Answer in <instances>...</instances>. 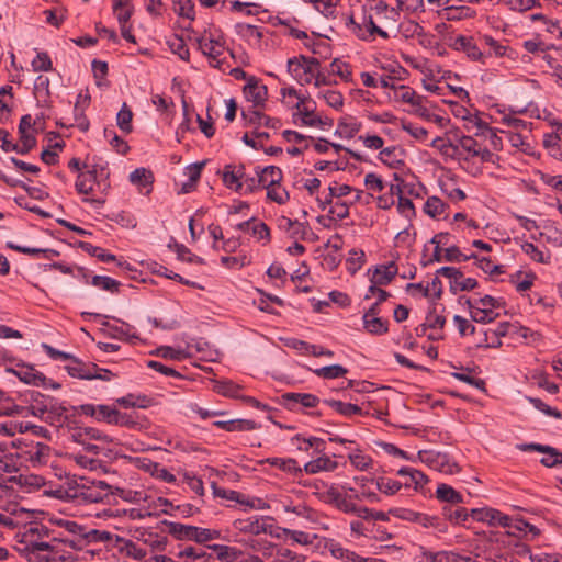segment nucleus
Returning a JSON list of instances; mask_svg holds the SVG:
<instances>
[{"mask_svg":"<svg viewBox=\"0 0 562 562\" xmlns=\"http://www.w3.org/2000/svg\"><path fill=\"white\" fill-rule=\"evenodd\" d=\"M452 113L457 120L463 123V127L468 132L480 131L491 123L492 117L483 112H479L477 108H452Z\"/></svg>","mask_w":562,"mask_h":562,"instance_id":"39448f33","label":"nucleus"},{"mask_svg":"<svg viewBox=\"0 0 562 562\" xmlns=\"http://www.w3.org/2000/svg\"><path fill=\"white\" fill-rule=\"evenodd\" d=\"M61 127H77L81 132H87L89 130L90 123L83 113L82 108H72V110L66 114H64L57 122Z\"/></svg>","mask_w":562,"mask_h":562,"instance_id":"4468645a","label":"nucleus"},{"mask_svg":"<svg viewBox=\"0 0 562 562\" xmlns=\"http://www.w3.org/2000/svg\"><path fill=\"white\" fill-rule=\"evenodd\" d=\"M68 374L81 380H93V372H98V366L92 362H83L74 357L69 364L65 367Z\"/></svg>","mask_w":562,"mask_h":562,"instance_id":"2eb2a0df","label":"nucleus"},{"mask_svg":"<svg viewBox=\"0 0 562 562\" xmlns=\"http://www.w3.org/2000/svg\"><path fill=\"white\" fill-rule=\"evenodd\" d=\"M369 293L370 294L379 293V300L374 304H372V306L364 313L363 317H367V318L378 316V314L380 313V307H379L380 304L382 302L386 301L391 296L389 292H386L385 290H382L375 285L369 286Z\"/></svg>","mask_w":562,"mask_h":562,"instance_id":"8fccbe9b","label":"nucleus"},{"mask_svg":"<svg viewBox=\"0 0 562 562\" xmlns=\"http://www.w3.org/2000/svg\"><path fill=\"white\" fill-rule=\"evenodd\" d=\"M7 247L12 250H15L18 252L25 254V255H32V256L43 255L45 258H52V257L59 256V252L55 249L25 247V246L15 245L12 241L7 243Z\"/></svg>","mask_w":562,"mask_h":562,"instance_id":"c9c22d12","label":"nucleus"},{"mask_svg":"<svg viewBox=\"0 0 562 562\" xmlns=\"http://www.w3.org/2000/svg\"><path fill=\"white\" fill-rule=\"evenodd\" d=\"M66 495L76 501L100 503L110 495L111 486L104 481H89L86 477L69 480Z\"/></svg>","mask_w":562,"mask_h":562,"instance_id":"f257e3e1","label":"nucleus"},{"mask_svg":"<svg viewBox=\"0 0 562 562\" xmlns=\"http://www.w3.org/2000/svg\"><path fill=\"white\" fill-rule=\"evenodd\" d=\"M34 416L42 417L46 423L55 427H61L68 420L67 407L55 398H50L48 404L38 407V413Z\"/></svg>","mask_w":562,"mask_h":562,"instance_id":"423d86ee","label":"nucleus"},{"mask_svg":"<svg viewBox=\"0 0 562 562\" xmlns=\"http://www.w3.org/2000/svg\"><path fill=\"white\" fill-rule=\"evenodd\" d=\"M116 402L125 408H132V407L148 408L151 405H154V400L151 397H149L147 395H135V394H127L126 396L117 398Z\"/></svg>","mask_w":562,"mask_h":562,"instance_id":"c756f323","label":"nucleus"},{"mask_svg":"<svg viewBox=\"0 0 562 562\" xmlns=\"http://www.w3.org/2000/svg\"><path fill=\"white\" fill-rule=\"evenodd\" d=\"M481 145L479 142L472 136H462L458 139V143L453 145L452 143L442 144L441 150L448 153L449 149L453 151V155L461 158L463 153L467 154L464 157L468 160L471 157H476L479 155V149Z\"/></svg>","mask_w":562,"mask_h":562,"instance_id":"1a4fd4ad","label":"nucleus"},{"mask_svg":"<svg viewBox=\"0 0 562 562\" xmlns=\"http://www.w3.org/2000/svg\"><path fill=\"white\" fill-rule=\"evenodd\" d=\"M499 510L495 508H474L471 510L473 519L482 522H487L491 526H496V519L498 518Z\"/></svg>","mask_w":562,"mask_h":562,"instance_id":"ea45409f","label":"nucleus"},{"mask_svg":"<svg viewBox=\"0 0 562 562\" xmlns=\"http://www.w3.org/2000/svg\"><path fill=\"white\" fill-rule=\"evenodd\" d=\"M517 448L521 451H538L551 457H562V453L558 449L541 443H521L518 445Z\"/></svg>","mask_w":562,"mask_h":562,"instance_id":"4d7b16f0","label":"nucleus"},{"mask_svg":"<svg viewBox=\"0 0 562 562\" xmlns=\"http://www.w3.org/2000/svg\"><path fill=\"white\" fill-rule=\"evenodd\" d=\"M267 198L278 204H284L289 200V193L279 184L266 186Z\"/></svg>","mask_w":562,"mask_h":562,"instance_id":"13d9d810","label":"nucleus"},{"mask_svg":"<svg viewBox=\"0 0 562 562\" xmlns=\"http://www.w3.org/2000/svg\"><path fill=\"white\" fill-rule=\"evenodd\" d=\"M420 553L429 562H451V554L446 551L431 552L420 547Z\"/></svg>","mask_w":562,"mask_h":562,"instance_id":"774afa93","label":"nucleus"},{"mask_svg":"<svg viewBox=\"0 0 562 562\" xmlns=\"http://www.w3.org/2000/svg\"><path fill=\"white\" fill-rule=\"evenodd\" d=\"M348 369L340 364H331L315 369L314 373L323 379H337L347 374Z\"/></svg>","mask_w":562,"mask_h":562,"instance_id":"de8ad7c7","label":"nucleus"},{"mask_svg":"<svg viewBox=\"0 0 562 562\" xmlns=\"http://www.w3.org/2000/svg\"><path fill=\"white\" fill-rule=\"evenodd\" d=\"M414 113L441 128L450 123V117L442 108H415Z\"/></svg>","mask_w":562,"mask_h":562,"instance_id":"6ab92c4d","label":"nucleus"},{"mask_svg":"<svg viewBox=\"0 0 562 562\" xmlns=\"http://www.w3.org/2000/svg\"><path fill=\"white\" fill-rule=\"evenodd\" d=\"M241 117L245 124L252 127L256 131L265 125V119L267 115L259 111L257 108H241Z\"/></svg>","mask_w":562,"mask_h":562,"instance_id":"7c9ffc66","label":"nucleus"},{"mask_svg":"<svg viewBox=\"0 0 562 562\" xmlns=\"http://www.w3.org/2000/svg\"><path fill=\"white\" fill-rule=\"evenodd\" d=\"M389 101L392 102H404L411 103L412 105H418L417 102L414 101L415 91L406 86L400 87H391L386 91Z\"/></svg>","mask_w":562,"mask_h":562,"instance_id":"393cba45","label":"nucleus"},{"mask_svg":"<svg viewBox=\"0 0 562 562\" xmlns=\"http://www.w3.org/2000/svg\"><path fill=\"white\" fill-rule=\"evenodd\" d=\"M397 188V196H398V203H397V210L398 212L405 216L406 218H412L415 215V207L408 198L403 196V192L400 186Z\"/></svg>","mask_w":562,"mask_h":562,"instance_id":"6e6d98bb","label":"nucleus"},{"mask_svg":"<svg viewBox=\"0 0 562 562\" xmlns=\"http://www.w3.org/2000/svg\"><path fill=\"white\" fill-rule=\"evenodd\" d=\"M324 403L327 404L333 409H335L340 415L346 416V417H351L353 415L362 414L361 407H359L356 404L345 403V402L337 401V400H325Z\"/></svg>","mask_w":562,"mask_h":562,"instance_id":"f704fd0d","label":"nucleus"},{"mask_svg":"<svg viewBox=\"0 0 562 562\" xmlns=\"http://www.w3.org/2000/svg\"><path fill=\"white\" fill-rule=\"evenodd\" d=\"M213 425L226 431H248L258 428V425L250 419L216 420Z\"/></svg>","mask_w":562,"mask_h":562,"instance_id":"5701e85b","label":"nucleus"},{"mask_svg":"<svg viewBox=\"0 0 562 562\" xmlns=\"http://www.w3.org/2000/svg\"><path fill=\"white\" fill-rule=\"evenodd\" d=\"M543 146L548 150L549 155L555 159L562 160V145L561 140L558 139L553 134H544Z\"/></svg>","mask_w":562,"mask_h":562,"instance_id":"3c124183","label":"nucleus"},{"mask_svg":"<svg viewBox=\"0 0 562 562\" xmlns=\"http://www.w3.org/2000/svg\"><path fill=\"white\" fill-rule=\"evenodd\" d=\"M113 12L120 25H125L133 15L134 7L131 0H115L113 3Z\"/></svg>","mask_w":562,"mask_h":562,"instance_id":"2f4dec72","label":"nucleus"},{"mask_svg":"<svg viewBox=\"0 0 562 562\" xmlns=\"http://www.w3.org/2000/svg\"><path fill=\"white\" fill-rule=\"evenodd\" d=\"M415 522L422 525L425 528H436L440 532H445L447 527L440 522V519L436 516H429L427 514L418 513Z\"/></svg>","mask_w":562,"mask_h":562,"instance_id":"e2e57ef3","label":"nucleus"},{"mask_svg":"<svg viewBox=\"0 0 562 562\" xmlns=\"http://www.w3.org/2000/svg\"><path fill=\"white\" fill-rule=\"evenodd\" d=\"M50 451L52 449L49 446L42 442H36L24 452L25 460L29 461L33 467L44 465L48 462Z\"/></svg>","mask_w":562,"mask_h":562,"instance_id":"aec40b11","label":"nucleus"},{"mask_svg":"<svg viewBox=\"0 0 562 562\" xmlns=\"http://www.w3.org/2000/svg\"><path fill=\"white\" fill-rule=\"evenodd\" d=\"M283 533L290 537V539L293 542L300 543V544H312L315 539H317V535H311L304 531L299 530H290V529H283Z\"/></svg>","mask_w":562,"mask_h":562,"instance_id":"69168bd1","label":"nucleus"},{"mask_svg":"<svg viewBox=\"0 0 562 562\" xmlns=\"http://www.w3.org/2000/svg\"><path fill=\"white\" fill-rule=\"evenodd\" d=\"M397 266L395 262H390L389 265H382L374 269L373 274L370 279L371 285H386L389 284L393 278L397 274Z\"/></svg>","mask_w":562,"mask_h":562,"instance_id":"412c9836","label":"nucleus"},{"mask_svg":"<svg viewBox=\"0 0 562 562\" xmlns=\"http://www.w3.org/2000/svg\"><path fill=\"white\" fill-rule=\"evenodd\" d=\"M280 403L288 409H295L300 404L303 407H315L319 403V398L311 393H284L280 397Z\"/></svg>","mask_w":562,"mask_h":562,"instance_id":"9d476101","label":"nucleus"},{"mask_svg":"<svg viewBox=\"0 0 562 562\" xmlns=\"http://www.w3.org/2000/svg\"><path fill=\"white\" fill-rule=\"evenodd\" d=\"M91 284L111 293H117L121 285L119 281L106 276H94Z\"/></svg>","mask_w":562,"mask_h":562,"instance_id":"864d4df0","label":"nucleus"},{"mask_svg":"<svg viewBox=\"0 0 562 562\" xmlns=\"http://www.w3.org/2000/svg\"><path fill=\"white\" fill-rule=\"evenodd\" d=\"M436 497L440 502L448 503L450 506L462 504L464 502L463 496L448 484H439L436 490Z\"/></svg>","mask_w":562,"mask_h":562,"instance_id":"cd10ccee","label":"nucleus"},{"mask_svg":"<svg viewBox=\"0 0 562 562\" xmlns=\"http://www.w3.org/2000/svg\"><path fill=\"white\" fill-rule=\"evenodd\" d=\"M397 474L402 477H405L404 485L407 487L414 486V488L422 487L427 483V476L419 470H416L411 467L401 468L397 471Z\"/></svg>","mask_w":562,"mask_h":562,"instance_id":"b1692460","label":"nucleus"},{"mask_svg":"<svg viewBox=\"0 0 562 562\" xmlns=\"http://www.w3.org/2000/svg\"><path fill=\"white\" fill-rule=\"evenodd\" d=\"M405 150L400 146L383 148L379 154V159L391 168L398 169L405 165Z\"/></svg>","mask_w":562,"mask_h":562,"instance_id":"a211bd4d","label":"nucleus"},{"mask_svg":"<svg viewBox=\"0 0 562 562\" xmlns=\"http://www.w3.org/2000/svg\"><path fill=\"white\" fill-rule=\"evenodd\" d=\"M145 467L146 470L149 471L155 477L160 479L167 483L176 482V476L166 468L161 467L158 462L148 461Z\"/></svg>","mask_w":562,"mask_h":562,"instance_id":"5fc2aeb1","label":"nucleus"},{"mask_svg":"<svg viewBox=\"0 0 562 562\" xmlns=\"http://www.w3.org/2000/svg\"><path fill=\"white\" fill-rule=\"evenodd\" d=\"M175 12L182 18L194 19V4L191 0H173Z\"/></svg>","mask_w":562,"mask_h":562,"instance_id":"bf43d9fd","label":"nucleus"},{"mask_svg":"<svg viewBox=\"0 0 562 562\" xmlns=\"http://www.w3.org/2000/svg\"><path fill=\"white\" fill-rule=\"evenodd\" d=\"M337 468V462L330 460L328 457H319L315 460L307 462L304 467L306 473L315 474L321 471H333Z\"/></svg>","mask_w":562,"mask_h":562,"instance_id":"72a5a7b5","label":"nucleus"},{"mask_svg":"<svg viewBox=\"0 0 562 562\" xmlns=\"http://www.w3.org/2000/svg\"><path fill=\"white\" fill-rule=\"evenodd\" d=\"M328 194L324 198V200L317 198V202L322 210H325L328 204H331L333 198H341L348 195L352 188L348 184H337L336 182L334 186H330L328 188Z\"/></svg>","mask_w":562,"mask_h":562,"instance_id":"473e14b6","label":"nucleus"},{"mask_svg":"<svg viewBox=\"0 0 562 562\" xmlns=\"http://www.w3.org/2000/svg\"><path fill=\"white\" fill-rule=\"evenodd\" d=\"M270 517H254V518H246V519H236L233 522V526L235 529L243 533H250V535H260V533H269L274 537H280L279 533L273 532V526L271 524H268L270 521Z\"/></svg>","mask_w":562,"mask_h":562,"instance_id":"0eeeda50","label":"nucleus"},{"mask_svg":"<svg viewBox=\"0 0 562 562\" xmlns=\"http://www.w3.org/2000/svg\"><path fill=\"white\" fill-rule=\"evenodd\" d=\"M209 549L213 550L222 562H233L241 554L238 549L224 544H210Z\"/></svg>","mask_w":562,"mask_h":562,"instance_id":"e433bc0d","label":"nucleus"},{"mask_svg":"<svg viewBox=\"0 0 562 562\" xmlns=\"http://www.w3.org/2000/svg\"><path fill=\"white\" fill-rule=\"evenodd\" d=\"M456 45L458 48L462 49L467 55L472 58L473 60H477L481 58L482 53L477 48V46L471 41V38H468L465 36H458L456 38Z\"/></svg>","mask_w":562,"mask_h":562,"instance_id":"a18cd8bd","label":"nucleus"},{"mask_svg":"<svg viewBox=\"0 0 562 562\" xmlns=\"http://www.w3.org/2000/svg\"><path fill=\"white\" fill-rule=\"evenodd\" d=\"M196 42L202 54L209 57L210 64L213 67H218L221 64L220 57L224 53V45L220 41L205 36L198 38Z\"/></svg>","mask_w":562,"mask_h":562,"instance_id":"f8f14e48","label":"nucleus"},{"mask_svg":"<svg viewBox=\"0 0 562 562\" xmlns=\"http://www.w3.org/2000/svg\"><path fill=\"white\" fill-rule=\"evenodd\" d=\"M451 376L458 381L464 382L482 392H486V383L483 379L473 378L465 372H452Z\"/></svg>","mask_w":562,"mask_h":562,"instance_id":"052dcab7","label":"nucleus"},{"mask_svg":"<svg viewBox=\"0 0 562 562\" xmlns=\"http://www.w3.org/2000/svg\"><path fill=\"white\" fill-rule=\"evenodd\" d=\"M293 123L295 125L311 126V127H324L329 124L327 119H323L314 110L308 108H297V112L293 113Z\"/></svg>","mask_w":562,"mask_h":562,"instance_id":"dca6fc26","label":"nucleus"},{"mask_svg":"<svg viewBox=\"0 0 562 562\" xmlns=\"http://www.w3.org/2000/svg\"><path fill=\"white\" fill-rule=\"evenodd\" d=\"M222 180L226 188L239 192L243 188V180L226 165L223 169Z\"/></svg>","mask_w":562,"mask_h":562,"instance_id":"09e8293b","label":"nucleus"},{"mask_svg":"<svg viewBox=\"0 0 562 562\" xmlns=\"http://www.w3.org/2000/svg\"><path fill=\"white\" fill-rule=\"evenodd\" d=\"M418 459L429 468L446 474H453L460 471L457 463L452 462L447 453L435 450H420Z\"/></svg>","mask_w":562,"mask_h":562,"instance_id":"20e7f679","label":"nucleus"},{"mask_svg":"<svg viewBox=\"0 0 562 562\" xmlns=\"http://www.w3.org/2000/svg\"><path fill=\"white\" fill-rule=\"evenodd\" d=\"M470 315L472 321L481 324H487L495 321L498 317V313L493 311L492 308H484L477 305H473L470 300L467 301Z\"/></svg>","mask_w":562,"mask_h":562,"instance_id":"c85d7f7f","label":"nucleus"},{"mask_svg":"<svg viewBox=\"0 0 562 562\" xmlns=\"http://www.w3.org/2000/svg\"><path fill=\"white\" fill-rule=\"evenodd\" d=\"M322 498L325 503L335 506L344 513L350 514V512L355 510V503L351 501V496L340 493L334 486L323 492Z\"/></svg>","mask_w":562,"mask_h":562,"instance_id":"9b49d317","label":"nucleus"},{"mask_svg":"<svg viewBox=\"0 0 562 562\" xmlns=\"http://www.w3.org/2000/svg\"><path fill=\"white\" fill-rule=\"evenodd\" d=\"M78 246L92 257H97L102 262L116 261V257L112 254L106 252L103 248L93 246L87 241H79Z\"/></svg>","mask_w":562,"mask_h":562,"instance_id":"58836bf2","label":"nucleus"},{"mask_svg":"<svg viewBox=\"0 0 562 562\" xmlns=\"http://www.w3.org/2000/svg\"><path fill=\"white\" fill-rule=\"evenodd\" d=\"M442 515L447 520H449L450 522H452L454 525H461V524L463 525L468 520V517H469V514L465 508H463V507L452 508V506H450V505H445L442 507Z\"/></svg>","mask_w":562,"mask_h":562,"instance_id":"4c0bfd02","label":"nucleus"},{"mask_svg":"<svg viewBox=\"0 0 562 562\" xmlns=\"http://www.w3.org/2000/svg\"><path fill=\"white\" fill-rule=\"evenodd\" d=\"M117 540L124 542L122 550L125 551L128 557H132L136 560H143L145 558L146 551L144 549H142L140 547H138L132 540H125L120 537H117Z\"/></svg>","mask_w":562,"mask_h":562,"instance_id":"338daca9","label":"nucleus"},{"mask_svg":"<svg viewBox=\"0 0 562 562\" xmlns=\"http://www.w3.org/2000/svg\"><path fill=\"white\" fill-rule=\"evenodd\" d=\"M475 136H483L490 140V145L494 150H501L503 147L502 138L490 127V124L482 130L474 132Z\"/></svg>","mask_w":562,"mask_h":562,"instance_id":"0e129e2a","label":"nucleus"},{"mask_svg":"<svg viewBox=\"0 0 562 562\" xmlns=\"http://www.w3.org/2000/svg\"><path fill=\"white\" fill-rule=\"evenodd\" d=\"M448 205L438 196H429L424 205V211L427 215H429L432 218L438 217L441 215Z\"/></svg>","mask_w":562,"mask_h":562,"instance_id":"79ce46f5","label":"nucleus"},{"mask_svg":"<svg viewBox=\"0 0 562 562\" xmlns=\"http://www.w3.org/2000/svg\"><path fill=\"white\" fill-rule=\"evenodd\" d=\"M240 389L241 387L238 384L232 381L218 382L215 386V390L218 394L233 398L239 397Z\"/></svg>","mask_w":562,"mask_h":562,"instance_id":"680f3d73","label":"nucleus"},{"mask_svg":"<svg viewBox=\"0 0 562 562\" xmlns=\"http://www.w3.org/2000/svg\"><path fill=\"white\" fill-rule=\"evenodd\" d=\"M527 112H529V108H520L518 111H514L509 114L499 110L498 115H501V121L508 126H513L514 128H526V122L516 117V114H524Z\"/></svg>","mask_w":562,"mask_h":562,"instance_id":"c03bdc74","label":"nucleus"},{"mask_svg":"<svg viewBox=\"0 0 562 562\" xmlns=\"http://www.w3.org/2000/svg\"><path fill=\"white\" fill-rule=\"evenodd\" d=\"M363 326L368 333L373 335H382L389 330L387 321L379 316L363 317Z\"/></svg>","mask_w":562,"mask_h":562,"instance_id":"a19ab883","label":"nucleus"},{"mask_svg":"<svg viewBox=\"0 0 562 562\" xmlns=\"http://www.w3.org/2000/svg\"><path fill=\"white\" fill-rule=\"evenodd\" d=\"M133 113L130 108H121L116 114V125L124 133L130 134L133 131Z\"/></svg>","mask_w":562,"mask_h":562,"instance_id":"603ef678","label":"nucleus"},{"mask_svg":"<svg viewBox=\"0 0 562 562\" xmlns=\"http://www.w3.org/2000/svg\"><path fill=\"white\" fill-rule=\"evenodd\" d=\"M104 169L101 168L100 172H98L97 167L94 166L91 170L86 172H80L77 177L75 188L79 194L89 195L93 192L94 184H100L98 180L99 176H102Z\"/></svg>","mask_w":562,"mask_h":562,"instance_id":"ddd939ff","label":"nucleus"},{"mask_svg":"<svg viewBox=\"0 0 562 562\" xmlns=\"http://www.w3.org/2000/svg\"><path fill=\"white\" fill-rule=\"evenodd\" d=\"M522 251L528 255L532 260L540 262V263H550L551 255L550 252L544 254L542 250H540L536 245L532 243H524L521 245Z\"/></svg>","mask_w":562,"mask_h":562,"instance_id":"49530a36","label":"nucleus"},{"mask_svg":"<svg viewBox=\"0 0 562 562\" xmlns=\"http://www.w3.org/2000/svg\"><path fill=\"white\" fill-rule=\"evenodd\" d=\"M183 109V121L180 124V128L184 131L191 130V121L194 117L199 124L200 131L207 137L211 138L215 134L213 126L214 119L211 112L214 108H205V115L203 113H195L194 108H182Z\"/></svg>","mask_w":562,"mask_h":562,"instance_id":"7ed1b4c3","label":"nucleus"},{"mask_svg":"<svg viewBox=\"0 0 562 562\" xmlns=\"http://www.w3.org/2000/svg\"><path fill=\"white\" fill-rule=\"evenodd\" d=\"M244 94L247 102H252L254 105H265L267 101V87L260 85L255 77H250L244 87Z\"/></svg>","mask_w":562,"mask_h":562,"instance_id":"f3484780","label":"nucleus"},{"mask_svg":"<svg viewBox=\"0 0 562 562\" xmlns=\"http://www.w3.org/2000/svg\"><path fill=\"white\" fill-rule=\"evenodd\" d=\"M236 229L250 232L258 239L270 240L269 227L263 222L257 221L255 217L237 224Z\"/></svg>","mask_w":562,"mask_h":562,"instance_id":"4be33fe9","label":"nucleus"},{"mask_svg":"<svg viewBox=\"0 0 562 562\" xmlns=\"http://www.w3.org/2000/svg\"><path fill=\"white\" fill-rule=\"evenodd\" d=\"M165 524L168 526V532L179 540H193L198 543H205L221 537V532L215 529L200 528L171 521H165Z\"/></svg>","mask_w":562,"mask_h":562,"instance_id":"f03ea898","label":"nucleus"},{"mask_svg":"<svg viewBox=\"0 0 562 562\" xmlns=\"http://www.w3.org/2000/svg\"><path fill=\"white\" fill-rule=\"evenodd\" d=\"M130 181L140 187H149L154 182V175L146 168H137L130 173Z\"/></svg>","mask_w":562,"mask_h":562,"instance_id":"37998d69","label":"nucleus"},{"mask_svg":"<svg viewBox=\"0 0 562 562\" xmlns=\"http://www.w3.org/2000/svg\"><path fill=\"white\" fill-rule=\"evenodd\" d=\"M43 552L55 553V548L48 542H38L27 539L26 546L22 549V554L31 562L35 560V555H42Z\"/></svg>","mask_w":562,"mask_h":562,"instance_id":"a878e982","label":"nucleus"},{"mask_svg":"<svg viewBox=\"0 0 562 562\" xmlns=\"http://www.w3.org/2000/svg\"><path fill=\"white\" fill-rule=\"evenodd\" d=\"M5 371L14 374L25 384L43 387L47 386V378L42 372L36 371L32 366L21 363L16 364V368H7Z\"/></svg>","mask_w":562,"mask_h":562,"instance_id":"6e6552de","label":"nucleus"},{"mask_svg":"<svg viewBox=\"0 0 562 562\" xmlns=\"http://www.w3.org/2000/svg\"><path fill=\"white\" fill-rule=\"evenodd\" d=\"M256 176L259 177L262 188L266 186L279 184L282 180V171L279 167L268 166L262 169H256Z\"/></svg>","mask_w":562,"mask_h":562,"instance_id":"bb28decb","label":"nucleus"}]
</instances>
